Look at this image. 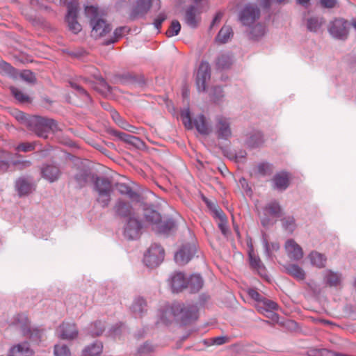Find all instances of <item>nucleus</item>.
<instances>
[{
    "label": "nucleus",
    "instance_id": "obj_52",
    "mask_svg": "<svg viewBox=\"0 0 356 356\" xmlns=\"http://www.w3.org/2000/svg\"><path fill=\"white\" fill-rule=\"evenodd\" d=\"M12 165L15 166L19 170H23L29 168L32 165V162L29 160H14L12 161Z\"/></svg>",
    "mask_w": 356,
    "mask_h": 356
},
{
    "label": "nucleus",
    "instance_id": "obj_2",
    "mask_svg": "<svg viewBox=\"0 0 356 356\" xmlns=\"http://www.w3.org/2000/svg\"><path fill=\"white\" fill-rule=\"evenodd\" d=\"M26 127L38 136L44 138H47V133L49 131H56L58 129L54 120L36 115L29 116Z\"/></svg>",
    "mask_w": 356,
    "mask_h": 356
},
{
    "label": "nucleus",
    "instance_id": "obj_1",
    "mask_svg": "<svg viewBox=\"0 0 356 356\" xmlns=\"http://www.w3.org/2000/svg\"><path fill=\"white\" fill-rule=\"evenodd\" d=\"M85 13L86 17L90 18V23L92 27V37L97 39L104 37L111 31L112 27L111 24L99 15L96 7L92 6H86Z\"/></svg>",
    "mask_w": 356,
    "mask_h": 356
},
{
    "label": "nucleus",
    "instance_id": "obj_12",
    "mask_svg": "<svg viewBox=\"0 0 356 356\" xmlns=\"http://www.w3.org/2000/svg\"><path fill=\"white\" fill-rule=\"evenodd\" d=\"M141 229L142 224L138 218L131 217L124 228V236L128 239H136L139 236Z\"/></svg>",
    "mask_w": 356,
    "mask_h": 356
},
{
    "label": "nucleus",
    "instance_id": "obj_22",
    "mask_svg": "<svg viewBox=\"0 0 356 356\" xmlns=\"http://www.w3.org/2000/svg\"><path fill=\"white\" fill-rule=\"evenodd\" d=\"M131 310L136 317H142L147 311L146 300L141 297L136 298L133 302Z\"/></svg>",
    "mask_w": 356,
    "mask_h": 356
},
{
    "label": "nucleus",
    "instance_id": "obj_54",
    "mask_svg": "<svg viewBox=\"0 0 356 356\" xmlns=\"http://www.w3.org/2000/svg\"><path fill=\"white\" fill-rule=\"evenodd\" d=\"M211 99L216 103L219 102L222 97V88L220 86H215L211 88L209 93Z\"/></svg>",
    "mask_w": 356,
    "mask_h": 356
},
{
    "label": "nucleus",
    "instance_id": "obj_9",
    "mask_svg": "<svg viewBox=\"0 0 356 356\" xmlns=\"http://www.w3.org/2000/svg\"><path fill=\"white\" fill-rule=\"evenodd\" d=\"M196 246L194 243H187L180 248L175 255V260L179 265L186 264L194 256Z\"/></svg>",
    "mask_w": 356,
    "mask_h": 356
},
{
    "label": "nucleus",
    "instance_id": "obj_31",
    "mask_svg": "<svg viewBox=\"0 0 356 356\" xmlns=\"http://www.w3.org/2000/svg\"><path fill=\"white\" fill-rule=\"evenodd\" d=\"M203 284L202 277L198 274H194L187 281L186 287L189 288L191 292L195 293L202 288Z\"/></svg>",
    "mask_w": 356,
    "mask_h": 356
},
{
    "label": "nucleus",
    "instance_id": "obj_28",
    "mask_svg": "<svg viewBox=\"0 0 356 356\" xmlns=\"http://www.w3.org/2000/svg\"><path fill=\"white\" fill-rule=\"evenodd\" d=\"M111 116L113 120L115 122V123L122 129L134 134L138 133V130L139 129V128H137L135 126L129 124L127 122H126L120 117V115L117 111H113L111 113Z\"/></svg>",
    "mask_w": 356,
    "mask_h": 356
},
{
    "label": "nucleus",
    "instance_id": "obj_57",
    "mask_svg": "<svg viewBox=\"0 0 356 356\" xmlns=\"http://www.w3.org/2000/svg\"><path fill=\"white\" fill-rule=\"evenodd\" d=\"M20 77L28 83H35L36 81L34 74L30 70H24L20 74Z\"/></svg>",
    "mask_w": 356,
    "mask_h": 356
},
{
    "label": "nucleus",
    "instance_id": "obj_42",
    "mask_svg": "<svg viewBox=\"0 0 356 356\" xmlns=\"http://www.w3.org/2000/svg\"><path fill=\"white\" fill-rule=\"evenodd\" d=\"M129 29L127 26H120L114 31L113 35L114 38L106 40L104 44L105 45H109L112 43L117 42L119 39H120L126 33H128Z\"/></svg>",
    "mask_w": 356,
    "mask_h": 356
},
{
    "label": "nucleus",
    "instance_id": "obj_49",
    "mask_svg": "<svg viewBox=\"0 0 356 356\" xmlns=\"http://www.w3.org/2000/svg\"><path fill=\"white\" fill-rule=\"evenodd\" d=\"M181 30V24L177 20H173L167 30L165 34L168 37H172L179 34Z\"/></svg>",
    "mask_w": 356,
    "mask_h": 356
},
{
    "label": "nucleus",
    "instance_id": "obj_59",
    "mask_svg": "<svg viewBox=\"0 0 356 356\" xmlns=\"http://www.w3.org/2000/svg\"><path fill=\"white\" fill-rule=\"evenodd\" d=\"M247 293L252 299L258 302V305L264 298L257 290L254 289H249L247 291Z\"/></svg>",
    "mask_w": 356,
    "mask_h": 356
},
{
    "label": "nucleus",
    "instance_id": "obj_53",
    "mask_svg": "<svg viewBox=\"0 0 356 356\" xmlns=\"http://www.w3.org/2000/svg\"><path fill=\"white\" fill-rule=\"evenodd\" d=\"M70 83L71 87L72 88H74V90H76L81 96H83V97H85V101H86V102L91 101V97H90L89 94L84 88H83L81 86H79L76 83L70 82Z\"/></svg>",
    "mask_w": 356,
    "mask_h": 356
},
{
    "label": "nucleus",
    "instance_id": "obj_34",
    "mask_svg": "<svg viewBox=\"0 0 356 356\" xmlns=\"http://www.w3.org/2000/svg\"><path fill=\"white\" fill-rule=\"evenodd\" d=\"M103 349V345L100 341H96L88 346L83 351V356H99Z\"/></svg>",
    "mask_w": 356,
    "mask_h": 356
},
{
    "label": "nucleus",
    "instance_id": "obj_27",
    "mask_svg": "<svg viewBox=\"0 0 356 356\" xmlns=\"http://www.w3.org/2000/svg\"><path fill=\"white\" fill-rule=\"evenodd\" d=\"M110 134L114 136H116L120 140L129 144L134 145L135 146H138L140 144L142 143V141L141 140H140L139 138H137L131 135H129L124 132H120L114 129H111L110 131Z\"/></svg>",
    "mask_w": 356,
    "mask_h": 356
},
{
    "label": "nucleus",
    "instance_id": "obj_33",
    "mask_svg": "<svg viewBox=\"0 0 356 356\" xmlns=\"http://www.w3.org/2000/svg\"><path fill=\"white\" fill-rule=\"evenodd\" d=\"M204 201L206 202L213 218L218 220V225L220 231L222 232V217L221 215L220 209L216 206L214 202H210L206 197H204Z\"/></svg>",
    "mask_w": 356,
    "mask_h": 356
},
{
    "label": "nucleus",
    "instance_id": "obj_50",
    "mask_svg": "<svg viewBox=\"0 0 356 356\" xmlns=\"http://www.w3.org/2000/svg\"><path fill=\"white\" fill-rule=\"evenodd\" d=\"M264 26L260 24H257L252 28L250 35L252 38H257L262 36L264 34Z\"/></svg>",
    "mask_w": 356,
    "mask_h": 356
},
{
    "label": "nucleus",
    "instance_id": "obj_35",
    "mask_svg": "<svg viewBox=\"0 0 356 356\" xmlns=\"http://www.w3.org/2000/svg\"><path fill=\"white\" fill-rule=\"evenodd\" d=\"M31 350L27 343H22L14 346L10 350V356H29Z\"/></svg>",
    "mask_w": 356,
    "mask_h": 356
},
{
    "label": "nucleus",
    "instance_id": "obj_55",
    "mask_svg": "<svg viewBox=\"0 0 356 356\" xmlns=\"http://www.w3.org/2000/svg\"><path fill=\"white\" fill-rule=\"evenodd\" d=\"M13 115L17 121L27 127L29 116H26L24 113L18 110L13 111Z\"/></svg>",
    "mask_w": 356,
    "mask_h": 356
},
{
    "label": "nucleus",
    "instance_id": "obj_44",
    "mask_svg": "<svg viewBox=\"0 0 356 356\" xmlns=\"http://www.w3.org/2000/svg\"><path fill=\"white\" fill-rule=\"evenodd\" d=\"M282 223L283 228L289 233H292L296 227L295 219L293 216L284 217L282 219Z\"/></svg>",
    "mask_w": 356,
    "mask_h": 356
},
{
    "label": "nucleus",
    "instance_id": "obj_32",
    "mask_svg": "<svg viewBox=\"0 0 356 356\" xmlns=\"http://www.w3.org/2000/svg\"><path fill=\"white\" fill-rule=\"evenodd\" d=\"M312 266L318 268H322L325 266L327 258L323 254L317 251H312L308 256Z\"/></svg>",
    "mask_w": 356,
    "mask_h": 356
},
{
    "label": "nucleus",
    "instance_id": "obj_6",
    "mask_svg": "<svg viewBox=\"0 0 356 356\" xmlns=\"http://www.w3.org/2000/svg\"><path fill=\"white\" fill-rule=\"evenodd\" d=\"M282 212L279 203L272 201L268 203L263 209V213L260 216L261 222L264 227L273 225L275 222L274 218L280 216Z\"/></svg>",
    "mask_w": 356,
    "mask_h": 356
},
{
    "label": "nucleus",
    "instance_id": "obj_46",
    "mask_svg": "<svg viewBox=\"0 0 356 356\" xmlns=\"http://www.w3.org/2000/svg\"><path fill=\"white\" fill-rule=\"evenodd\" d=\"M111 193L112 192H107V193H98V197L97 198V202L103 207L106 208L107 207L111 200Z\"/></svg>",
    "mask_w": 356,
    "mask_h": 356
},
{
    "label": "nucleus",
    "instance_id": "obj_62",
    "mask_svg": "<svg viewBox=\"0 0 356 356\" xmlns=\"http://www.w3.org/2000/svg\"><path fill=\"white\" fill-rule=\"evenodd\" d=\"M154 346L148 342H145L138 349V353L141 354H147L154 350Z\"/></svg>",
    "mask_w": 356,
    "mask_h": 356
},
{
    "label": "nucleus",
    "instance_id": "obj_61",
    "mask_svg": "<svg viewBox=\"0 0 356 356\" xmlns=\"http://www.w3.org/2000/svg\"><path fill=\"white\" fill-rule=\"evenodd\" d=\"M288 0H259L261 6L266 9L270 8L272 2L285 3Z\"/></svg>",
    "mask_w": 356,
    "mask_h": 356
},
{
    "label": "nucleus",
    "instance_id": "obj_45",
    "mask_svg": "<svg viewBox=\"0 0 356 356\" xmlns=\"http://www.w3.org/2000/svg\"><path fill=\"white\" fill-rule=\"evenodd\" d=\"M10 91L15 98L21 103L30 102V97L15 87H10Z\"/></svg>",
    "mask_w": 356,
    "mask_h": 356
},
{
    "label": "nucleus",
    "instance_id": "obj_47",
    "mask_svg": "<svg viewBox=\"0 0 356 356\" xmlns=\"http://www.w3.org/2000/svg\"><path fill=\"white\" fill-rule=\"evenodd\" d=\"M104 331V323L101 321H95L90 325V333L92 336H99Z\"/></svg>",
    "mask_w": 356,
    "mask_h": 356
},
{
    "label": "nucleus",
    "instance_id": "obj_38",
    "mask_svg": "<svg viewBox=\"0 0 356 356\" xmlns=\"http://www.w3.org/2000/svg\"><path fill=\"white\" fill-rule=\"evenodd\" d=\"M115 188L120 194L127 195L131 199H136L138 197V194L124 183H117Z\"/></svg>",
    "mask_w": 356,
    "mask_h": 356
},
{
    "label": "nucleus",
    "instance_id": "obj_37",
    "mask_svg": "<svg viewBox=\"0 0 356 356\" xmlns=\"http://www.w3.org/2000/svg\"><path fill=\"white\" fill-rule=\"evenodd\" d=\"M175 228V222L172 219H167L163 221H162L161 219L160 222L156 225L158 232L163 234H168L171 231H173Z\"/></svg>",
    "mask_w": 356,
    "mask_h": 356
},
{
    "label": "nucleus",
    "instance_id": "obj_5",
    "mask_svg": "<svg viewBox=\"0 0 356 356\" xmlns=\"http://www.w3.org/2000/svg\"><path fill=\"white\" fill-rule=\"evenodd\" d=\"M327 30L334 38L346 40L349 35V23L343 18H335L330 22Z\"/></svg>",
    "mask_w": 356,
    "mask_h": 356
},
{
    "label": "nucleus",
    "instance_id": "obj_21",
    "mask_svg": "<svg viewBox=\"0 0 356 356\" xmlns=\"http://www.w3.org/2000/svg\"><path fill=\"white\" fill-rule=\"evenodd\" d=\"M197 10L195 6H189L185 13L184 21L190 27L195 29L198 26Z\"/></svg>",
    "mask_w": 356,
    "mask_h": 356
},
{
    "label": "nucleus",
    "instance_id": "obj_51",
    "mask_svg": "<svg viewBox=\"0 0 356 356\" xmlns=\"http://www.w3.org/2000/svg\"><path fill=\"white\" fill-rule=\"evenodd\" d=\"M35 148V143H22L15 147V149L17 152H29L33 151Z\"/></svg>",
    "mask_w": 356,
    "mask_h": 356
},
{
    "label": "nucleus",
    "instance_id": "obj_25",
    "mask_svg": "<svg viewBox=\"0 0 356 356\" xmlns=\"http://www.w3.org/2000/svg\"><path fill=\"white\" fill-rule=\"evenodd\" d=\"M95 190L98 193L112 192V184L106 177H97L94 181Z\"/></svg>",
    "mask_w": 356,
    "mask_h": 356
},
{
    "label": "nucleus",
    "instance_id": "obj_15",
    "mask_svg": "<svg viewBox=\"0 0 356 356\" xmlns=\"http://www.w3.org/2000/svg\"><path fill=\"white\" fill-rule=\"evenodd\" d=\"M13 323L21 330L24 336L32 337L33 332L27 316L24 314H19L14 318Z\"/></svg>",
    "mask_w": 356,
    "mask_h": 356
},
{
    "label": "nucleus",
    "instance_id": "obj_41",
    "mask_svg": "<svg viewBox=\"0 0 356 356\" xmlns=\"http://www.w3.org/2000/svg\"><path fill=\"white\" fill-rule=\"evenodd\" d=\"M194 125L199 133L201 134H207L208 127L207 126L205 118L203 115H198L194 120Z\"/></svg>",
    "mask_w": 356,
    "mask_h": 356
},
{
    "label": "nucleus",
    "instance_id": "obj_56",
    "mask_svg": "<svg viewBox=\"0 0 356 356\" xmlns=\"http://www.w3.org/2000/svg\"><path fill=\"white\" fill-rule=\"evenodd\" d=\"M54 354L56 356H70V351L65 345H56L54 347Z\"/></svg>",
    "mask_w": 356,
    "mask_h": 356
},
{
    "label": "nucleus",
    "instance_id": "obj_13",
    "mask_svg": "<svg viewBox=\"0 0 356 356\" xmlns=\"http://www.w3.org/2000/svg\"><path fill=\"white\" fill-rule=\"evenodd\" d=\"M288 257L294 261H299L303 257L302 248L293 240L289 239L284 245Z\"/></svg>",
    "mask_w": 356,
    "mask_h": 356
},
{
    "label": "nucleus",
    "instance_id": "obj_18",
    "mask_svg": "<svg viewBox=\"0 0 356 356\" xmlns=\"http://www.w3.org/2000/svg\"><path fill=\"white\" fill-rule=\"evenodd\" d=\"M278 305L273 300L263 298L259 305L257 306L258 310L261 312H266V316L268 318L274 319V317H277V314L273 313V310H277Z\"/></svg>",
    "mask_w": 356,
    "mask_h": 356
},
{
    "label": "nucleus",
    "instance_id": "obj_17",
    "mask_svg": "<svg viewBox=\"0 0 356 356\" xmlns=\"http://www.w3.org/2000/svg\"><path fill=\"white\" fill-rule=\"evenodd\" d=\"M272 181L275 189L284 191L289 186V174L286 172H278L275 175Z\"/></svg>",
    "mask_w": 356,
    "mask_h": 356
},
{
    "label": "nucleus",
    "instance_id": "obj_58",
    "mask_svg": "<svg viewBox=\"0 0 356 356\" xmlns=\"http://www.w3.org/2000/svg\"><path fill=\"white\" fill-rule=\"evenodd\" d=\"M0 70L8 75H13L15 72V69L9 63L4 61L0 63Z\"/></svg>",
    "mask_w": 356,
    "mask_h": 356
},
{
    "label": "nucleus",
    "instance_id": "obj_30",
    "mask_svg": "<svg viewBox=\"0 0 356 356\" xmlns=\"http://www.w3.org/2000/svg\"><path fill=\"white\" fill-rule=\"evenodd\" d=\"M341 274L333 272L331 270L325 271L324 280L326 284L330 287H337L340 285L341 282Z\"/></svg>",
    "mask_w": 356,
    "mask_h": 356
},
{
    "label": "nucleus",
    "instance_id": "obj_7",
    "mask_svg": "<svg viewBox=\"0 0 356 356\" xmlns=\"http://www.w3.org/2000/svg\"><path fill=\"white\" fill-rule=\"evenodd\" d=\"M164 249L159 244H152L144 256V263L150 268L158 266L164 259Z\"/></svg>",
    "mask_w": 356,
    "mask_h": 356
},
{
    "label": "nucleus",
    "instance_id": "obj_60",
    "mask_svg": "<svg viewBox=\"0 0 356 356\" xmlns=\"http://www.w3.org/2000/svg\"><path fill=\"white\" fill-rule=\"evenodd\" d=\"M167 19V15L165 13H161L154 19V25L157 30L161 27L162 23Z\"/></svg>",
    "mask_w": 356,
    "mask_h": 356
},
{
    "label": "nucleus",
    "instance_id": "obj_26",
    "mask_svg": "<svg viewBox=\"0 0 356 356\" xmlns=\"http://www.w3.org/2000/svg\"><path fill=\"white\" fill-rule=\"evenodd\" d=\"M325 23V20L321 16H312L307 19V29L311 32L318 31L323 25Z\"/></svg>",
    "mask_w": 356,
    "mask_h": 356
},
{
    "label": "nucleus",
    "instance_id": "obj_36",
    "mask_svg": "<svg viewBox=\"0 0 356 356\" xmlns=\"http://www.w3.org/2000/svg\"><path fill=\"white\" fill-rule=\"evenodd\" d=\"M16 188L20 196L27 195L32 191V185L24 178L17 179Z\"/></svg>",
    "mask_w": 356,
    "mask_h": 356
},
{
    "label": "nucleus",
    "instance_id": "obj_64",
    "mask_svg": "<svg viewBox=\"0 0 356 356\" xmlns=\"http://www.w3.org/2000/svg\"><path fill=\"white\" fill-rule=\"evenodd\" d=\"M257 168L258 172L262 175H267L270 170V165L268 163H260Z\"/></svg>",
    "mask_w": 356,
    "mask_h": 356
},
{
    "label": "nucleus",
    "instance_id": "obj_39",
    "mask_svg": "<svg viewBox=\"0 0 356 356\" xmlns=\"http://www.w3.org/2000/svg\"><path fill=\"white\" fill-rule=\"evenodd\" d=\"M144 216L147 222L156 226L161 219L160 213L151 208H146L145 209Z\"/></svg>",
    "mask_w": 356,
    "mask_h": 356
},
{
    "label": "nucleus",
    "instance_id": "obj_19",
    "mask_svg": "<svg viewBox=\"0 0 356 356\" xmlns=\"http://www.w3.org/2000/svg\"><path fill=\"white\" fill-rule=\"evenodd\" d=\"M42 176L49 182L56 181L60 175L59 168L54 165H47L41 169Z\"/></svg>",
    "mask_w": 356,
    "mask_h": 356
},
{
    "label": "nucleus",
    "instance_id": "obj_24",
    "mask_svg": "<svg viewBox=\"0 0 356 356\" xmlns=\"http://www.w3.org/2000/svg\"><path fill=\"white\" fill-rule=\"evenodd\" d=\"M245 143L250 148L260 147L264 143L262 133L259 131H254L248 134Z\"/></svg>",
    "mask_w": 356,
    "mask_h": 356
},
{
    "label": "nucleus",
    "instance_id": "obj_40",
    "mask_svg": "<svg viewBox=\"0 0 356 356\" xmlns=\"http://www.w3.org/2000/svg\"><path fill=\"white\" fill-rule=\"evenodd\" d=\"M11 154L6 151L0 152V172H6L10 168Z\"/></svg>",
    "mask_w": 356,
    "mask_h": 356
},
{
    "label": "nucleus",
    "instance_id": "obj_63",
    "mask_svg": "<svg viewBox=\"0 0 356 356\" xmlns=\"http://www.w3.org/2000/svg\"><path fill=\"white\" fill-rule=\"evenodd\" d=\"M337 3V0H320L321 6L325 8H333Z\"/></svg>",
    "mask_w": 356,
    "mask_h": 356
},
{
    "label": "nucleus",
    "instance_id": "obj_8",
    "mask_svg": "<svg viewBox=\"0 0 356 356\" xmlns=\"http://www.w3.org/2000/svg\"><path fill=\"white\" fill-rule=\"evenodd\" d=\"M260 17V10L256 4L248 3L241 11L239 19L244 26H250Z\"/></svg>",
    "mask_w": 356,
    "mask_h": 356
},
{
    "label": "nucleus",
    "instance_id": "obj_3",
    "mask_svg": "<svg viewBox=\"0 0 356 356\" xmlns=\"http://www.w3.org/2000/svg\"><path fill=\"white\" fill-rule=\"evenodd\" d=\"M172 316L182 324L186 325L198 317V309L196 305L175 302L170 307Z\"/></svg>",
    "mask_w": 356,
    "mask_h": 356
},
{
    "label": "nucleus",
    "instance_id": "obj_43",
    "mask_svg": "<svg viewBox=\"0 0 356 356\" xmlns=\"http://www.w3.org/2000/svg\"><path fill=\"white\" fill-rule=\"evenodd\" d=\"M263 244L266 256L269 259L272 258L273 252H277L280 249V244L278 243L273 242L269 243L266 238L263 239Z\"/></svg>",
    "mask_w": 356,
    "mask_h": 356
},
{
    "label": "nucleus",
    "instance_id": "obj_10",
    "mask_svg": "<svg viewBox=\"0 0 356 356\" xmlns=\"http://www.w3.org/2000/svg\"><path fill=\"white\" fill-rule=\"evenodd\" d=\"M210 66L207 62L202 61L197 72L196 86L199 92H205L207 89V81L210 79Z\"/></svg>",
    "mask_w": 356,
    "mask_h": 356
},
{
    "label": "nucleus",
    "instance_id": "obj_14",
    "mask_svg": "<svg viewBox=\"0 0 356 356\" xmlns=\"http://www.w3.org/2000/svg\"><path fill=\"white\" fill-rule=\"evenodd\" d=\"M60 337L63 339H73L78 335V330L74 323H63L58 327Z\"/></svg>",
    "mask_w": 356,
    "mask_h": 356
},
{
    "label": "nucleus",
    "instance_id": "obj_48",
    "mask_svg": "<svg viewBox=\"0 0 356 356\" xmlns=\"http://www.w3.org/2000/svg\"><path fill=\"white\" fill-rule=\"evenodd\" d=\"M181 118L183 121V123L185 126V127L188 129H191L193 128L191 117V112L188 108H186L181 111Z\"/></svg>",
    "mask_w": 356,
    "mask_h": 356
},
{
    "label": "nucleus",
    "instance_id": "obj_4",
    "mask_svg": "<svg viewBox=\"0 0 356 356\" xmlns=\"http://www.w3.org/2000/svg\"><path fill=\"white\" fill-rule=\"evenodd\" d=\"M60 2L67 8L66 22L69 29L74 33H79L81 31V26L76 19L79 6L77 0H60Z\"/></svg>",
    "mask_w": 356,
    "mask_h": 356
},
{
    "label": "nucleus",
    "instance_id": "obj_20",
    "mask_svg": "<svg viewBox=\"0 0 356 356\" xmlns=\"http://www.w3.org/2000/svg\"><path fill=\"white\" fill-rule=\"evenodd\" d=\"M249 262L251 268L258 272L261 276L266 274V268L259 256L251 249L248 252Z\"/></svg>",
    "mask_w": 356,
    "mask_h": 356
},
{
    "label": "nucleus",
    "instance_id": "obj_16",
    "mask_svg": "<svg viewBox=\"0 0 356 356\" xmlns=\"http://www.w3.org/2000/svg\"><path fill=\"white\" fill-rule=\"evenodd\" d=\"M113 209L115 213L120 217H129V218L134 217L131 205L121 199L117 200Z\"/></svg>",
    "mask_w": 356,
    "mask_h": 356
},
{
    "label": "nucleus",
    "instance_id": "obj_23",
    "mask_svg": "<svg viewBox=\"0 0 356 356\" xmlns=\"http://www.w3.org/2000/svg\"><path fill=\"white\" fill-rule=\"evenodd\" d=\"M187 281L181 273H175L170 280V284L173 292L178 293L186 288Z\"/></svg>",
    "mask_w": 356,
    "mask_h": 356
},
{
    "label": "nucleus",
    "instance_id": "obj_29",
    "mask_svg": "<svg viewBox=\"0 0 356 356\" xmlns=\"http://www.w3.org/2000/svg\"><path fill=\"white\" fill-rule=\"evenodd\" d=\"M285 270L289 275L298 281H302L305 279V270L297 264H289L285 266Z\"/></svg>",
    "mask_w": 356,
    "mask_h": 356
},
{
    "label": "nucleus",
    "instance_id": "obj_11",
    "mask_svg": "<svg viewBox=\"0 0 356 356\" xmlns=\"http://www.w3.org/2000/svg\"><path fill=\"white\" fill-rule=\"evenodd\" d=\"M152 2H155L157 9L161 8L160 0H138L130 14V17L135 19L138 17L145 15L150 9Z\"/></svg>",
    "mask_w": 356,
    "mask_h": 356
}]
</instances>
